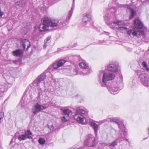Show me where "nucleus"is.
<instances>
[{
	"label": "nucleus",
	"mask_w": 149,
	"mask_h": 149,
	"mask_svg": "<svg viewBox=\"0 0 149 149\" xmlns=\"http://www.w3.org/2000/svg\"><path fill=\"white\" fill-rule=\"evenodd\" d=\"M42 22V23L39 26V30L40 32L48 30L49 27H61L65 25V23L62 20L52 19L48 17H44Z\"/></svg>",
	"instance_id": "1"
},
{
	"label": "nucleus",
	"mask_w": 149,
	"mask_h": 149,
	"mask_svg": "<svg viewBox=\"0 0 149 149\" xmlns=\"http://www.w3.org/2000/svg\"><path fill=\"white\" fill-rule=\"evenodd\" d=\"M88 111L80 107H78L76 109V113L74 115V119L79 123L84 124L87 122L86 119L84 118L83 115L87 113Z\"/></svg>",
	"instance_id": "2"
},
{
	"label": "nucleus",
	"mask_w": 149,
	"mask_h": 149,
	"mask_svg": "<svg viewBox=\"0 0 149 149\" xmlns=\"http://www.w3.org/2000/svg\"><path fill=\"white\" fill-rule=\"evenodd\" d=\"M115 77V74L113 73H104L103 74L102 80L100 83L102 87L106 86L107 82L112 80Z\"/></svg>",
	"instance_id": "3"
},
{
	"label": "nucleus",
	"mask_w": 149,
	"mask_h": 149,
	"mask_svg": "<svg viewBox=\"0 0 149 149\" xmlns=\"http://www.w3.org/2000/svg\"><path fill=\"white\" fill-rule=\"evenodd\" d=\"M84 144V145L89 147H95L96 146L97 142L94 136L89 134L87 136Z\"/></svg>",
	"instance_id": "4"
},
{
	"label": "nucleus",
	"mask_w": 149,
	"mask_h": 149,
	"mask_svg": "<svg viewBox=\"0 0 149 149\" xmlns=\"http://www.w3.org/2000/svg\"><path fill=\"white\" fill-rule=\"evenodd\" d=\"M106 121L108 122H111L113 123L114 125L118 127V128L119 129H120V127L121 126H124L123 124V121L122 119L118 117H116L111 119L107 118L104 120L102 121L103 123H104Z\"/></svg>",
	"instance_id": "5"
},
{
	"label": "nucleus",
	"mask_w": 149,
	"mask_h": 149,
	"mask_svg": "<svg viewBox=\"0 0 149 149\" xmlns=\"http://www.w3.org/2000/svg\"><path fill=\"white\" fill-rule=\"evenodd\" d=\"M107 88L109 91L112 94H116L118 93L119 88L115 82H112L110 85L107 86Z\"/></svg>",
	"instance_id": "6"
},
{
	"label": "nucleus",
	"mask_w": 149,
	"mask_h": 149,
	"mask_svg": "<svg viewBox=\"0 0 149 149\" xmlns=\"http://www.w3.org/2000/svg\"><path fill=\"white\" fill-rule=\"evenodd\" d=\"M32 135V133L30 130H28L25 131L24 134L19 135L17 139L20 141L24 140L27 138L29 139H33V138L31 136Z\"/></svg>",
	"instance_id": "7"
},
{
	"label": "nucleus",
	"mask_w": 149,
	"mask_h": 149,
	"mask_svg": "<svg viewBox=\"0 0 149 149\" xmlns=\"http://www.w3.org/2000/svg\"><path fill=\"white\" fill-rule=\"evenodd\" d=\"M33 84L35 86H37L39 87V88H38V92L37 94L38 96L36 97L37 98H39L42 93V89L45 87V83L44 82H40V83L38 82L33 83Z\"/></svg>",
	"instance_id": "8"
},
{
	"label": "nucleus",
	"mask_w": 149,
	"mask_h": 149,
	"mask_svg": "<svg viewBox=\"0 0 149 149\" xmlns=\"http://www.w3.org/2000/svg\"><path fill=\"white\" fill-rule=\"evenodd\" d=\"M46 107L40 105L38 103H36L32 109V111L33 114L35 115L41 110L46 109Z\"/></svg>",
	"instance_id": "9"
},
{
	"label": "nucleus",
	"mask_w": 149,
	"mask_h": 149,
	"mask_svg": "<svg viewBox=\"0 0 149 149\" xmlns=\"http://www.w3.org/2000/svg\"><path fill=\"white\" fill-rule=\"evenodd\" d=\"M147 75L144 72L141 73L139 76V78L141 80L142 84L144 86L149 87V79L146 80Z\"/></svg>",
	"instance_id": "10"
},
{
	"label": "nucleus",
	"mask_w": 149,
	"mask_h": 149,
	"mask_svg": "<svg viewBox=\"0 0 149 149\" xmlns=\"http://www.w3.org/2000/svg\"><path fill=\"white\" fill-rule=\"evenodd\" d=\"M79 67L84 69L86 70V72H83V74L84 75H88L91 72V70L90 68L84 62H81L79 64Z\"/></svg>",
	"instance_id": "11"
},
{
	"label": "nucleus",
	"mask_w": 149,
	"mask_h": 149,
	"mask_svg": "<svg viewBox=\"0 0 149 149\" xmlns=\"http://www.w3.org/2000/svg\"><path fill=\"white\" fill-rule=\"evenodd\" d=\"M66 61L63 59H60L54 63L53 65V69L56 70H59L61 67L65 63Z\"/></svg>",
	"instance_id": "12"
},
{
	"label": "nucleus",
	"mask_w": 149,
	"mask_h": 149,
	"mask_svg": "<svg viewBox=\"0 0 149 149\" xmlns=\"http://www.w3.org/2000/svg\"><path fill=\"white\" fill-rule=\"evenodd\" d=\"M134 27L135 29H141L144 26V25L141 21L139 19H136L134 22Z\"/></svg>",
	"instance_id": "13"
},
{
	"label": "nucleus",
	"mask_w": 149,
	"mask_h": 149,
	"mask_svg": "<svg viewBox=\"0 0 149 149\" xmlns=\"http://www.w3.org/2000/svg\"><path fill=\"white\" fill-rule=\"evenodd\" d=\"M21 44L24 50H27L30 47L31 44L29 41L26 39H22Z\"/></svg>",
	"instance_id": "14"
},
{
	"label": "nucleus",
	"mask_w": 149,
	"mask_h": 149,
	"mask_svg": "<svg viewBox=\"0 0 149 149\" xmlns=\"http://www.w3.org/2000/svg\"><path fill=\"white\" fill-rule=\"evenodd\" d=\"M91 19V15L89 14L84 13L83 15L82 22L84 25H86Z\"/></svg>",
	"instance_id": "15"
},
{
	"label": "nucleus",
	"mask_w": 149,
	"mask_h": 149,
	"mask_svg": "<svg viewBox=\"0 0 149 149\" xmlns=\"http://www.w3.org/2000/svg\"><path fill=\"white\" fill-rule=\"evenodd\" d=\"M127 132L124 130H120L118 134L116 135L117 139H124L127 135Z\"/></svg>",
	"instance_id": "16"
},
{
	"label": "nucleus",
	"mask_w": 149,
	"mask_h": 149,
	"mask_svg": "<svg viewBox=\"0 0 149 149\" xmlns=\"http://www.w3.org/2000/svg\"><path fill=\"white\" fill-rule=\"evenodd\" d=\"M108 70L110 72H115L118 71V65L113 64H110L107 66Z\"/></svg>",
	"instance_id": "17"
},
{
	"label": "nucleus",
	"mask_w": 149,
	"mask_h": 149,
	"mask_svg": "<svg viewBox=\"0 0 149 149\" xmlns=\"http://www.w3.org/2000/svg\"><path fill=\"white\" fill-rule=\"evenodd\" d=\"M12 53L14 56L20 57L23 55V51L21 49H18L13 51Z\"/></svg>",
	"instance_id": "18"
},
{
	"label": "nucleus",
	"mask_w": 149,
	"mask_h": 149,
	"mask_svg": "<svg viewBox=\"0 0 149 149\" xmlns=\"http://www.w3.org/2000/svg\"><path fill=\"white\" fill-rule=\"evenodd\" d=\"M46 76L44 74H43L39 76L38 77L33 81V83L36 82L40 83V82H44V80L45 79Z\"/></svg>",
	"instance_id": "19"
},
{
	"label": "nucleus",
	"mask_w": 149,
	"mask_h": 149,
	"mask_svg": "<svg viewBox=\"0 0 149 149\" xmlns=\"http://www.w3.org/2000/svg\"><path fill=\"white\" fill-rule=\"evenodd\" d=\"M90 123L91 126L94 130L95 135L97 136V133L98 128L99 127L98 125L93 121H91Z\"/></svg>",
	"instance_id": "20"
},
{
	"label": "nucleus",
	"mask_w": 149,
	"mask_h": 149,
	"mask_svg": "<svg viewBox=\"0 0 149 149\" xmlns=\"http://www.w3.org/2000/svg\"><path fill=\"white\" fill-rule=\"evenodd\" d=\"M27 0H21V1H18L16 2L15 5L19 7H22L25 6L26 4Z\"/></svg>",
	"instance_id": "21"
},
{
	"label": "nucleus",
	"mask_w": 149,
	"mask_h": 149,
	"mask_svg": "<svg viewBox=\"0 0 149 149\" xmlns=\"http://www.w3.org/2000/svg\"><path fill=\"white\" fill-rule=\"evenodd\" d=\"M127 8L129 10V11L131 13V14L129 16V19H131L135 16L136 14V12L133 9L130 8L129 6L127 7Z\"/></svg>",
	"instance_id": "22"
},
{
	"label": "nucleus",
	"mask_w": 149,
	"mask_h": 149,
	"mask_svg": "<svg viewBox=\"0 0 149 149\" xmlns=\"http://www.w3.org/2000/svg\"><path fill=\"white\" fill-rule=\"evenodd\" d=\"M61 109L63 111L64 116H65L69 117L70 114L72 113V111L68 109L63 108Z\"/></svg>",
	"instance_id": "23"
},
{
	"label": "nucleus",
	"mask_w": 149,
	"mask_h": 149,
	"mask_svg": "<svg viewBox=\"0 0 149 149\" xmlns=\"http://www.w3.org/2000/svg\"><path fill=\"white\" fill-rule=\"evenodd\" d=\"M144 34V32L143 31L135 30V36H136L138 38L140 37L141 35Z\"/></svg>",
	"instance_id": "24"
},
{
	"label": "nucleus",
	"mask_w": 149,
	"mask_h": 149,
	"mask_svg": "<svg viewBox=\"0 0 149 149\" xmlns=\"http://www.w3.org/2000/svg\"><path fill=\"white\" fill-rule=\"evenodd\" d=\"M116 28L118 30V31L121 32H123L127 29V27L123 26H120L116 27Z\"/></svg>",
	"instance_id": "25"
},
{
	"label": "nucleus",
	"mask_w": 149,
	"mask_h": 149,
	"mask_svg": "<svg viewBox=\"0 0 149 149\" xmlns=\"http://www.w3.org/2000/svg\"><path fill=\"white\" fill-rule=\"evenodd\" d=\"M51 38L50 37H48L46 38V40L44 42V47L45 48H46V46L48 45L50 43V40L51 39Z\"/></svg>",
	"instance_id": "26"
},
{
	"label": "nucleus",
	"mask_w": 149,
	"mask_h": 149,
	"mask_svg": "<svg viewBox=\"0 0 149 149\" xmlns=\"http://www.w3.org/2000/svg\"><path fill=\"white\" fill-rule=\"evenodd\" d=\"M135 30H130L128 31L127 34L131 37H133L135 36Z\"/></svg>",
	"instance_id": "27"
},
{
	"label": "nucleus",
	"mask_w": 149,
	"mask_h": 149,
	"mask_svg": "<svg viewBox=\"0 0 149 149\" xmlns=\"http://www.w3.org/2000/svg\"><path fill=\"white\" fill-rule=\"evenodd\" d=\"M109 17L108 14H107L104 16V19L106 23L107 24H109L110 23L109 21Z\"/></svg>",
	"instance_id": "28"
},
{
	"label": "nucleus",
	"mask_w": 149,
	"mask_h": 149,
	"mask_svg": "<svg viewBox=\"0 0 149 149\" xmlns=\"http://www.w3.org/2000/svg\"><path fill=\"white\" fill-rule=\"evenodd\" d=\"M113 24H117L119 26H121L124 25V22L120 21H118L117 22H114Z\"/></svg>",
	"instance_id": "29"
},
{
	"label": "nucleus",
	"mask_w": 149,
	"mask_h": 149,
	"mask_svg": "<svg viewBox=\"0 0 149 149\" xmlns=\"http://www.w3.org/2000/svg\"><path fill=\"white\" fill-rule=\"evenodd\" d=\"M69 119V117L64 116L61 118V120L63 122H65L68 121Z\"/></svg>",
	"instance_id": "30"
},
{
	"label": "nucleus",
	"mask_w": 149,
	"mask_h": 149,
	"mask_svg": "<svg viewBox=\"0 0 149 149\" xmlns=\"http://www.w3.org/2000/svg\"><path fill=\"white\" fill-rule=\"evenodd\" d=\"M38 141L40 145H43L45 143V139L41 138L39 139Z\"/></svg>",
	"instance_id": "31"
},
{
	"label": "nucleus",
	"mask_w": 149,
	"mask_h": 149,
	"mask_svg": "<svg viewBox=\"0 0 149 149\" xmlns=\"http://www.w3.org/2000/svg\"><path fill=\"white\" fill-rule=\"evenodd\" d=\"M118 142L116 140H114L112 143L110 145V146L112 147H114L118 144Z\"/></svg>",
	"instance_id": "32"
},
{
	"label": "nucleus",
	"mask_w": 149,
	"mask_h": 149,
	"mask_svg": "<svg viewBox=\"0 0 149 149\" xmlns=\"http://www.w3.org/2000/svg\"><path fill=\"white\" fill-rule=\"evenodd\" d=\"M39 1L43 3L44 5H48L49 2L48 0H39Z\"/></svg>",
	"instance_id": "33"
},
{
	"label": "nucleus",
	"mask_w": 149,
	"mask_h": 149,
	"mask_svg": "<svg viewBox=\"0 0 149 149\" xmlns=\"http://www.w3.org/2000/svg\"><path fill=\"white\" fill-rule=\"evenodd\" d=\"M73 8V5L72 6V8L71 10L69 12V13L68 14V16L69 18H70L71 17L72 14L73 13V10L72 9Z\"/></svg>",
	"instance_id": "34"
},
{
	"label": "nucleus",
	"mask_w": 149,
	"mask_h": 149,
	"mask_svg": "<svg viewBox=\"0 0 149 149\" xmlns=\"http://www.w3.org/2000/svg\"><path fill=\"white\" fill-rule=\"evenodd\" d=\"M65 47H62L61 48H59L58 49V52H60L63 51L65 50V49H64Z\"/></svg>",
	"instance_id": "35"
},
{
	"label": "nucleus",
	"mask_w": 149,
	"mask_h": 149,
	"mask_svg": "<svg viewBox=\"0 0 149 149\" xmlns=\"http://www.w3.org/2000/svg\"><path fill=\"white\" fill-rule=\"evenodd\" d=\"M4 114L3 112H1L0 113V120L2 119L3 117Z\"/></svg>",
	"instance_id": "36"
},
{
	"label": "nucleus",
	"mask_w": 149,
	"mask_h": 149,
	"mask_svg": "<svg viewBox=\"0 0 149 149\" xmlns=\"http://www.w3.org/2000/svg\"><path fill=\"white\" fill-rule=\"evenodd\" d=\"M142 65L145 68L147 67V65L146 63L145 62V61L143 62L142 63Z\"/></svg>",
	"instance_id": "37"
},
{
	"label": "nucleus",
	"mask_w": 149,
	"mask_h": 149,
	"mask_svg": "<svg viewBox=\"0 0 149 149\" xmlns=\"http://www.w3.org/2000/svg\"><path fill=\"white\" fill-rule=\"evenodd\" d=\"M48 128H49L51 130H54V127L52 125L51 127L48 125Z\"/></svg>",
	"instance_id": "38"
},
{
	"label": "nucleus",
	"mask_w": 149,
	"mask_h": 149,
	"mask_svg": "<svg viewBox=\"0 0 149 149\" xmlns=\"http://www.w3.org/2000/svg\"><path fill=\"white\" fill-rule=\"evenodd\" d=\"M3 93L2 92H0V97L2 96L3 95Z\"/></svg>",
	"instance_id": "39"
},
{
	"label": "nucleus",
	"mask_w": 149,
	"mask_h": 149,
	"mask_svg": "<svg viewBox=\"0 0 149 149\" xmlns=\"http://www.w3.org/2000/svg\"><path fill=\"white\" fill-rule=\"evenodd\" d=\"M111 10H114V11L113 12V13L115 14L116 12V9H115L114 8V9H112Z\"/></svg>",
	"instance_id": "40"
},
{
	"label": "nucleus",
	"mask_w": 149,
	"mask_h": 149,
	"mask_svg": "<svg viewBox=\"0 0 149 149\" xmlns=\"http://www.w3.org/2000/svg\"><path fill=\"white\" fill-rule=\"evenodd\" d=\"M77 45V43H75L73 45V46L71 48L73 47L76 46Z\"/></svg>",
	"instance_id": "41"
},
{
	"label": "nucleus",
	"mask_w": 149,
	"mask_h": 149,
	"mask_svg": "<svg viewBox=\"0 0 149 149\" xmlns=\"http://www.w3.org/2000/svg\"><path fill=\"white\" fill-rule=\"evenodd\" d=\"M100 72V73L99 74V76H100L101 75V74H102L103 73V71H101Z\"/></svg>",
	"instance_id": "42"
},
{
	"label": "nucleus",
	"mask_w": 149,
	"mask_h": 149,
	"mask_svg": "<svg viewBox=\"0 0 149 149\" xmlns=\"http://www.w3.org/2000/svg\"><path fill=\"white\" fill-rule=\"evenodd\" d=\"M50 67H49V68H48L47 69V71H50L51 70H52V68H50ZM51 68H52V67H51Z\"/></svg>",
	"instance_id": "43"
},
{
	"label": "nucleus",
	"mask_w": 149,
	"mask_h": 149,
	"mask_svg": "<svg viewBox=\"0 0 149 149\" xmlns=\"http://www.w3.org/2000/svg\"><path fill=\"white\" fill-rule=\"evenodd\" d=\"M146 69L148 71H149V68H148V67L147 66V68H146Z\"/></svg>",
	"instance_id": "44"
},
{
	"label": "nucleus",
	"mask_w": 149,
	"mask_h": 149,
	"mask_svg": "<svg viewBox=\"0 0 149 149\" xmlns=\"http://www.w3.org/2000/svg\"><path fill=\"white\" fill-rule=\"evenodd\" d=\"M125 141H128V139H127V138L125 139Z\"/></svg>",
	"instance_id": "45"
},
{
	"label": "nucleus",
	"mask_w": 149,
	"mask_h": 149,
	"mask_svg": "<svg viewBox=\"0 0 149 149\" xmlns=\"http://www.w3.org/2000/svg\"><path fill=\"white\" fill-rule=\"evenodd\" d=\"M16 62V61H13V63H15Z\"/></svg>",
	"instance_id": "46"
},
{
	"label": "nucleus",
	"mask_w": 149,
	"mask_h": 149,
	"mask_svg": "<svg viewBox=\"0 0 149 149\" xmlns=\"http://www.w3.org/2000/svg\"><path fill=\"white\" fill-rule=\"evenodd\" d=\"M72 149H79L78 148H74Z\"/></svg>",
	"instance_id": "47"
},
{
	"label": "nucleus",
	"mask_w": 149,
	"mask_h": 149,
	"mask_svg": "<svg viewBox=\"0 0 149 149\" xmlns=\"http://www.w3.org/2000/svg\"><path fill=\"white\" fill-rule=\"evenodd\" d=\"M74 0H73V2H74Z\"/></svg>",
	"instance_id": "48"
},
{
	"label": "nucleus",
	"mask_w": 149,
	"mask_h": 149,
	"mask_svg": "<svg viewBox=\"0 0 149 149\" xmlns=\"http://www.w3.org/2000/svg\"><path fill=\"white\" fill-rule=\"evenodd\" d=\"M106 33H109L108 32H105Z\"/></svg>",
	"instance_id": "49"
}]
</instances>
